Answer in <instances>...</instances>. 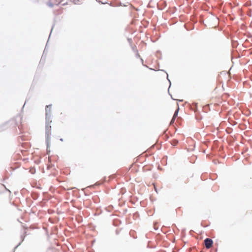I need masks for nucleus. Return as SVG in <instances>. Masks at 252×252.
Here are the masks:
<instances>
[{"label": "nucleus", "mask_w": 252, "mask_h": 252, "mask_svg": "<svg viewBox=\"0 0 252 252\" xmlns=\"http://www.w3.org/2000/svg\"><path fill=\"white\" fill-rule=\"evenodd\" d=\"M46 140L48 142L49 140L50 139V136L51 135V126H50V123H51V121H46Z\"/></svg>", "instance_id": "f257e3e1"}, {"label": "nucleus", "mask_w": 252, "mask_h": 252, "mask_svg": "<svg viewBox=\"0 0 252 252\" xmlns=\"http://www.w3.org/2000/svg\"><path fill=\"white\" fill-rule=\"evenodd\" d=\"M61 0H49L47 3V5L50 7H53L55 5H58L60 4Z\"/></svg>", "instance_id": "f03ea898"}, {"label": "nucleus", "mask_w": 252, "mask_h": 252, "mask_svg": "<svg viewBox=\"0 0 252 252\" xmlns=\"http://www.w3.org/2000/svg\"><path fill=\"white\" fill-rule=\"evenodd\" d=\"M213 242L212 239L210 238H206L204 240V244L207 249H210L212 247Z\"/></svg>", "instance_id": "7ed1b4c3"}, {"label": "nucleus", "mask_w": 252, "mask_h": 252, "mask_svg": "<svg viewBox=\"0 0 252 252\" xmlns=\"http://www.w3.org/2000/svg\"><path fill=\"white\" fill-rule=\"evenodd\" d=\"M51 111V107H49V106H47L46 107V121H49V119H50V118L49 117H48V112H50Z\"/></svg>", "instance_id": "20e7f679"}, {"label": "nucleus", "mask_w": 252, "mask_h": 252, "mask_svg": "<svg viewBox=\"0 0 252 252\" xmlns=\"http://www.w3.org/2000/svg\"><path fill=\"white\" fill-rule=\"evenodd\" d=\"M178 111H179V108L175 112L173 117L171 120V123H173L174 122L175 119H176V117L178 115Z\"/></svg>", "instance_id": "39448f33"}, {"label": "nucleus", "mask_w": 252, "mask_h": 252, "mask_svg": "<svg viewBox=\"0 0 252 252\" xmlns=\"http://www.w3.org/2000/svg\"><path fill=\"white\" fill-rule=\"evenodd\" d=\"M70 1V0H61L60 4L62 5L68 4Z\"/></svg>", "instance_id": "423d86ee"}]
</instances>
